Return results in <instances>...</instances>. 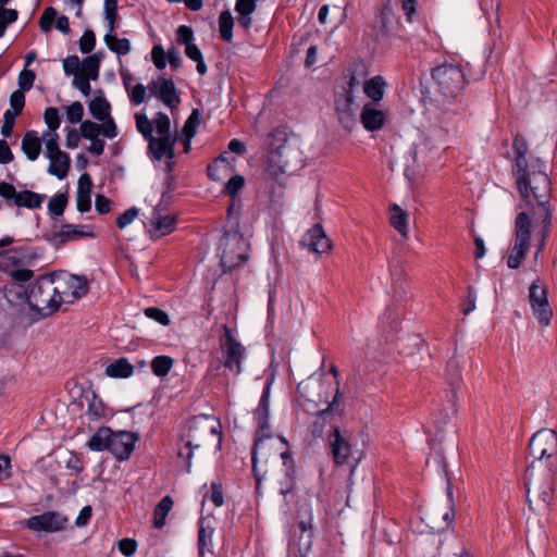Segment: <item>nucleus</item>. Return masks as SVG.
<instances>
[{
	"instance_id": "obj_63",
	"label": "nucleus",
	"mask_w": 557,
	"mask_h": 557,
	"mask_svg": "<svg viewBox=\"0 0 557 557\" xmlns=\"http://www.w3.org/2000/svg\"><path fill=\"white\" fill-rule=\"evenodd\" d=\"M79 50L82 53H89L96 46V35L94 30L86 29L79 39Z\"/></svg>"
},
{
	"instance_id": "obj_62",
	"label": "nucleus",
	"mask_w": 557,
	"mask_h": 557,
	"mask_svg": "<svg viewBox=\"0 0 557 557\" xmlns=\"http://www.w3.org/2000/svg\"><path fill=\"white\" fill-rule=\"evenodd\" d=\"M57 15L58 11L53 7L46 8L39 20L40 29L45 33L50 32Z\"/></svg>"
},
{
	"instance_id": "obj_32",
	"label": "nucleus",
	"mask_w": 557,
	"mask_h": 557,
	"mask_svg": "<svg viewBox=\"0 0 557 557\" xmlns=\"http://www.w3.org/2000/svg\"><path fill=\"white\" fill-rule=\"evenodd\" d=\"M101 59L102 52H97L84 58L81 62L82 71L79 72V74L86 76V78L97 81L99 77Z\"/></svg>"
},
{
	"instance_id": "obj_37",
	"label": "nucleus",
	"mask_w": 557,
	"mask_h": 557,
	"mask_svg": "<svg viewBox=\"0 0 557 557\" xmlns=\"http://www.w3.org/2000/svg\"><path fill=\"white\" fill-rule=\"evenodd\" d=\"M512 146L515 152L513 169H519L520 173L523 171V168L530 165L527 160L528 144L522 136L516 135Z\"/></svg>"
},
{
	"instance_id": "obj_54",
	"label": "nucleus",
	"mask_w": 557,
	"mask_h": 557,
	"mask_svg": "<svg viewBox=\"0 0 557 557\" xmlns=\"http://www.w3.org/2000/svg\"><path fill=\"white\" fill-rule=\"evenodd\" d=\"M242 207V201L239 198L234 197L231 198V203L227 208V222L224 228L232 230V225H234V222L238 224V215Z\"/></svg>"
},
{
	"instance_id": "obj_19",
	"label": "nucleus",
	"mask_w": 557,
	"mask_h": 557,
	"mask_svg": "<svg viewBox=\"0 0 557 557\" xmlns=\"http://www.w3.org/2000/svg\"><path fill=\"white\" fill-rule=\"evenodd\" d=\"M86 226L65 223L60 231L47 234V240L55 248H60L69 242H74L86 236H94L91 232H85Z\"/></svg>"
},
{
	"instance_id": "obj_52",
	"label": "nucleus",
	"mask_w": 557,
	"mask_h": 557,
	"mask_svg": "<svg viewBox=\"0 0 557 557\" xmlns=\"http://www.w3.org/2000/svg\"><path fill=\"white\" fill-rule=\"evenodd\" d=\"M45 123L48 126L47 133H57V129L60 127L61 117L59 111L54 107H49L46 109L44 113Z\"/></svg>"
},
{
	"instance_id": "obj_14",
	"label": "nucleus",
	"mask_w": 557,
	"mask_h": 557,
	"mask_svg": "<svg viewBox=\"0 0 557 557\" xmlns=\"http://www.w3.org/2000/svg\"><path fill=\"white\" fill-rule=\"evenodd\" d=\"M44 249L28 246H16L0 250V269L8 270L11 265L30 264L41 257Z\"/></svg>"
},
{
	"instance_id": "obj_1",
	"label": "nucleus",
	"mask_w": 557,
	"mask_h": 557,
	"mask_svg": "<svg viewBox=\"0 0 557 557\" xmlns=\"http://www.w3.org/2000/svg\"><path fill=\"white\" fill-rule=\"evenodd\" d=\"M543 166L544 163L540 159H534L520 173L519 169H512L516 187L521 197V203H519L518 209L520 211L529 210L534 216L539 228L535 234L536 249L534 260H537L545 247L553 218L549 207L550 180L546 171L543 170Z\"/></svg>"
},
{
	"instance_id": "obj_15",
	"label": "nucleus",
	"mask_w": 557,
	"mask_h": 557,
	"mask_svg": "<svg viewBox=\"0 0 557 557\" xmlns=\"http://www.w3.org/2000/svg\"><path fill=\"white\" fill-rule=\"evenodd\" d=\"M69 518L58 511H46L32 516L26 520V527L34 532H59L66 529Z\"/></svg>"
},
{
	"instance_id": "obj_16",
	"label": "nucleus",
	"mask_w": 557,
	"mask_h": 557,
	"mask_svg": "<svg viewBox=\"0 0 557 557\" xmlns=\"http://www.w3.org/2000/svg\"><path fill=\"white\" fill-rule=\"evenodd\" d=\"M337 422H327L326 441L334 462L336 465H345L351 454V445L342 436Z\"/></svg>"
},
{
	"instance_id": "obj_10",
	"label": "nucleus",
	"mask_w": 557,
	"mask_h": 557,
	"mask_svg": "<svg viewBox=\"0 0 557 557\" xmlns=\"http://www.w3.org/2000/svg\"><path fill=\"white\" fill-rule=\"evenodd\" d=\"M54 289L52 276L42 274L28 284V306L42 317H48L57 311V301L53 298Z\"/></svg>"
},
{
	"instance_id": "obj_25",
	"label": "nucleus",
	"mask_w": 557,
	"mask_h": 557,
	"mask_svg": "<svg viewBox=\"0 0 557 557\" xmlns=\"http://www.w3.org/2000/svg\"><path fill=\"white\" fill-rule=\"evenodd\" d=\"M389 224L404 239L409 237V213L398 205L394 203L389 208Z\"/></svg>"
},
{
	"instance_id": "obj_53",
	"label": "nucleus",
	"mask_w": 557,
	"mask_h": 557,
	"mask_svg": "<svg viewBox=\"0 0 557 557\" xmlns=\"http://www.w3.org/2000/svg\"><path fill=\"white\" fill-rule=\"evenodd\" d=\"M137 131L144 136L146 140H150L152 136V124L149 119L143 113L135 114Z\"/></svg>"
},
{
	"instance_id": "obj_5",
	"label": "nucleus",
	"mask_w": 557,
	"mask_h": 557,
	"mask_svg": "<svg viewBox=\"0 0 557 557\" xmlns=\"http://www.w3.org/2000/svg\"><path fill=\"white\" fill-rule=\"evenodd\" d=\"M249 247L248 240L239 232L236 222L232 225V230L224 228L219 245L220 263L223 272H231L243 267L249 259Z\"/></svg>"
},
{
	"instance_id": "obj_34",
	"label": "nucleus",
	"mask_w": 557,
	"mask_h": 557,
	"mask_svg": "<svg viewBox=\"0 0 557 557\" xmlns=\"http://www.w3.org/2000/svg\"><path fill=\"white\" fill-rule=\"evenodd\" d=\"M133 373L134 367L126 358H119L106 368V374L110 377L126 379Z\"/></svg>"
},
{
	"instance_id": "obj_26",
	"label": "nucleus",
	"mask_w": 557,
	"mask_h": 557,
	"mask_svg": "<svg viewBox=\"0 0 557 557\" xmlns=\"http://www.w3.org/2000/svg\"><path fill=\"white\" fill-rule=\"evenodd\" d=\"M288 140V132L286 126H277L268 135L267 147L269 154H282V149Z\"/></svg>"
},
{
	"instance_id": "obj_17",
	"label": "nucleus",
	"mask_w": 557,
	"mask_h": 557,
	"mask_svg": "<svg viewBox=\"0 0 557 557\" xmlns=\"http://www.w3.org/2000/svg\"><path fill=\"white\" fill-rule=\"evenodd\" d=\"M140 435L137 432L131 431H113L109 451L119 460H127L134 448L135 444L139 441Z\"/></svg>"
},
{
	"instance_id": "obj_28",
	"label": "nucleus",
	"mask_w": 557,
	"mask_h": 557,
	"mask_svg": "<svg viewBox=\"0 0 557 557\" xmlns=\"http://www.w3.org/2000/svg\"><path fill=\"white\" fill-rule=\"evenodd\" d=\"M113 431L108 426H101L87 442V447L92 451L109 450Z\"/></svg>"
},
{
	"instance_id": "obj_45",
	"label": "nucleus",
	"mask_w": 557,
	"mask_h": 557,
	"mask_svg": "<svg viewBox=\"0 0 557 557\" xmlns=\"http://www.w3.org/2000/svg\"><path fill=\"white\" fill-rule=\"evenodd\" d=\"M103 39L107 47L117 55H126L131 52V42L126 38H117L114 34H106Z\"/></svg>"
},
{
	"instance_id": "obj_22",
	"label": "nucleus",
	"mask_w": 557,
	"mask_h": 557,
	"mask_svg": "<svg viewBox=\"0 0 557 557\" xmlns=\"http://www.w3.org/2000/svg\"><path fill=\"white\" fill-rule=\"evenodd\" d=\"M431 148L428 143L423 141L411 147L407 153L405 172L414 174L416 170L426 166L430 163L429 153Z\"/></svg>"
},
{
	"instance_id": "obj_6",
	"label": "nucleus",
	"mask_w": 557,
	"mask_h": 557,
	"mask_svg": "<svg viewBox=\"0 0 557 557\" xmlns=\"http://www.w3.org/2000/svg\"><path fill=\"white\" fill-rule=\"evenodd\" d=\"M537 227L529 210L519 211L513 223V243L507 258L509 269H519L532 247V227Z\"/></svg>"
},
{
	"instance_id": "obj_61",
	"label": "nucleus",
	"mask_w": 557,
	"mask_h": 557,
	"mask_svg": "<svg viewBox=\"0 0 557 557\" xmlns=\"http://www.w3.org/2000/svg\"><path fill=\"white\" fill-rule=\"evenodd\" d=\"M100 134V124L91 122L89 120L81 123V135L85 139H95Z\"/></svg>"
},
{
	"instance_id": "obj_9",
	"label": "nucleus",
	"mask_w": 557,
	"mask_h": 557,
	"mask_svg": "<svg viewBox=\"0 0 557 557\" xmlns=\"http://www.w3.org/2000/svg\"><path fill=\"white\" fill-rule=\"evenodd\" d=\"M221 424L219 420L209 414H199L187 421V431L183 435L185 446L189 449L186 455V471H190L193 450L200 446V442L208 435H218L221 438Z\"/></svg>"
},
{
	"instance_id": "obj_55",
	"label": "nucleus",
	"mask_w": 557,
	"mask_h": 557,
	"mask_svg": "<svg viewBox=\"0 0 557 557\" xmlns=\"http://www.w3.org/2000/svg\"><path fill=\"white\" fill-rule=\"evenodd\" d=\"M144 314L148 319H151L163 326H166L170 324L169 314L164 310H162L158 307H148V308L144 309Z\"/></svg>"
},
{
	"instance_id": "obj_12",
	"label": "nucleus",
	"mask_w": 557,
	"mask_h": 557,
	"mask_svg": "<svg viewBox=\"0 0 557 557\" xmlns=\"http://www.w3.org/2000/svg\"><path fill=\"white\" fill-rule=\"evenodd\" d=\"M220 348L224 359L223 366L235 374H239L242 372L245 348L233 336L232 330L227 324L223 325V335L220 337Z\"/></svg>"
},
{
	"instance_id": "obj_42",
	"label": "nucleus",
	"mask_w": 557,
	"mask_h": 557,
	"mask_svg": "<svg viewBox=\"0 0 557 557\" xmlns=\"http://www.w3.org/2000/svg\"><path fill=\"white\" fill-rule=\"evenodd\" d=\"M173 507V499L171 496H164L156 506L153 511V525L161 529L165 524V518Z\"/></svg>"
},
{
	"instance_id": "obj_4",
	"label": "nucleus",
	"mask_w": 557,
	"mask_h": 557,
	"mask_svg": "<svg viewBox=\"0 0 557 557\" xmlns=\"http://www.w3.org/2000/svg\"><path fill=\"white\" fill-rule=\"evenodd\" d=\"M274 376L271 375L265 382V386L261 394L259 404L253 410V417L257 421L258 431L255 438V444L251 451L252 472L256 480L257 488H259L262 480V474L258 468L259 455L269 457L271 449V441L273 438L271 428L269 424L270 418V392ZM268 460V458H265Z\"/></svg>"
},
{
	"instance_id": "obj_48",
	"label": "nucleus",
	"mask_w": 557,
	"mask_h": 557,
	"mask_svg": "<svg viewBox=\"0 0 557 557\" xmlns=\"http://www.w3.org/2000/svg\"><path fill=\"white\" fill-rule=\"evenodd\" d=\"M69 197L66 193H58L48 202V211L52 218L61 216L67 206Z\"/></svg>"
},
{
	"instance_id": "obj_59",
	"label": "nucleus",
	"mask_w": 557,
	"mask_h": 557,
	"mask_svg": "<svg viewBox=\"0 0 557 557\" xmlns=\"http://www.w3.org/2000/svg\"><path fill=\"white\" fill-rule=\"evenodd\" d=\"M18 193L12 184L0 182V197L7 201L8 206L16 205Z\"/></svg>"
},
{
	"instance_id": "obj_24",
	"label": "nucleus",
	"mask_w": 557,
	"mask_h": 557,
	"mask_svg": "<svg viewBox=\"0 0 557 557\" xmlns=\"http://www.w3.org/2000/svg\"><path fill=\"white\" fill-rule=\"evenodd\" d=\"M363 127L369 132L381 129L386 122V113L376 109L372 103L364 104L360 114Z\"/></svg>"
},
{
	"instance_id": "obj_46",
	"label": "nucleus",
	"mask_w": 557,
	"mask_h": 557,
	"mask_svg": "<svg viewBox=\"0 0 557 557\" xmlns=\"http://www.w3.org/2000/svg\"><path fill=\"white\" fill-rule=\"evenodd\" d=\"M234 17L228 10H223L219 16V32L224 41L233 39Z\"/></svg>"
},
{
	"instance_id": "obj_56",
	"label": "nucleus",
	"mask_w": 557,
	"mask_h": 557,
	"mask_svg": "<svg viewBox=\"0 0 557 557\" xmlns=\"http://www.w3.org/2000/svg\"><path fill=\"white\" fill-rule=\"evenodd\" d=\"M18 12L15 9L3 8L0 10V38L4 35L8 25L17 20Z\"/></svg>"
},
{
	"instance_id": "obj_41",
	"label": "nucleus",
	"mask_w": 557,
	"mask_h": 557,
	"mask_svg": "<svg viewBox=\"0 0 557 557\" xmlns=\"http://www.w3.org/2000/svg\"><path fill=\"white\" fill-rule=\"evenodd\" d=\"M385 82L382 76H374L363 83L364 94L373 101H380L384 96Z\"/></svg>"
},
{
	"instance_id": "obj_11",
	"label": "nucleus",
	"mask_w": 557,
	"mask_h": 557,
	"mask_svg": "<svg viewBox=\"0 0 557 557\" xmlns=\"http://www.w3.org/2000/svg\"><path fill=\"white\" fill-rule=\"evenodd\" d=\"M529 304L539 324L548 326L554 313L548 300V288L539 277L529 287Z\"/></svg>"
},
{
	"instance_id": "obj_35",
	"label": "nucleus",
	"mask_w": 557,
	"mask_h": 557,
	"mask_svg": "<svg viewBox=\"0 0 557 557\" xmlns=\"http://www.w3.org/2000/svg\"><path fill=\"white\" fill-rule=\"evenodd\" d=\"M50 159V164L48 168V172L51 175L57 176L59 180H63L70 170L71 160L67 153H62L60 156H53Z\"/></svg>"
},
{
	"instance_id": "obj_57",
	"label": "nucleus",
	"mask_w": 557,
	"mask_h": 557,
	"mask_svg": "<svg viewBox=\"0 0 557 557\" xmlns=\"http://www.w3.org/2000/svg\"><path fill=\"white\" fill-rule=\"evenodd\" d=\"M245 185V178L242 175L232 176L223 188V193L231 198L237 197L238 190Z\"/></svg>"
},
{
	"instance_id": "obj_33",
	"label": "nucleus",
	"mask_w": 557,
	"mask_h": 557,
	"mask_svg": "<svg viewBox=\"0 0 557 557\" xmlns=\"http://www.w3.org/2000/svg\"><path fill=\"white\" fill-rule=\"evenodd\" d=\"M334 242L329 237L321 224L315 223V256H331Z\"/></svg>"
},
{
	"instance_id": "obj_50",
	"label": "nucleus",
	"mask_w": 557,
	"mask_h": 557,
	"mask_svg": "<svg viewBox=\"0 0 557 557\" xmlns=\"http://www.w3.org/2000/svg\"><path fill=\"white\" fill-rule=\"evenodd\" d=\"M201 119V110L194 109L183 126L184 137L193 138L196 135L197 126L200 124Z\"/></svg>"
},
{
	"instance_id": "obj_47",
	"label": "nucleus",
	"mask_w": 557,
	"mask_h": 557,
	"mask_svg": "<svg viewBox=\"0 0 557 557\" xmlns=\"http://www.w3.org/2000/svg\"><path fill=\"white\" fill-rule=\"evenodd\" d=\"M173 359L169 356H157L151 361L152 373L159 377L168 375L173 367Z\"/></svg>"
},
{
	"instance_id": "obj_18",
	"label": "nucleus",
	"mask_w": 557,
	"mask_h": 557,
	"mask_svg": "<svg viewBox=\"0 0 557 557\" xmlns=\"http://www.w3.org/2000/svg\"><path fill=\"white\" fill-rule=\"evenodd\" d=\"M147 88L151 96L158 98L170 109L176 108L181 102L180 92L172 78L152 79Z\"/></svg>"
},
{
	"instance_id": "obj_27",
	"label": "nucleus",
	"mask_w": 557,
	"mask_h": 557,
	"mask_svg": "<svg viewBox=\"0 0 557 557\" xmlns=\"http://www.w3.org/2000/svg\"><path fill=\"white\" fill-rule=\"evenodd\" d=\"M258 0H236L235 12L238 14L237 22L244 29H249L252 25L251 14L257 9Z\"/></svg>"
},
{
	"instance_id": "obj_2",
	"label": "nucleus",
	"mask_w": 557,
	"mask_h": 557,
	"mask_svg": "<svg viewBox=\"0 0 557 557\" xmlns=\"http://www.w3.org/2000/svg\"><path fill=\"white\" fill-rule=\"evenodd\" d=\"M528 449L535 461L525 470L527 500L531 510L541 512L550 506L555 476L553 465H544L542 460L557 455V432L552 429L537 431L531 437Z\"/></svg>"
},
{
	"instance_id": "obj_64",
	"label": "nucleus",
	"mask_w": 557,
	"mask_h": 557,
	"mask_svg": "<svg viewBox=\"0 0 557 557\" xmlns=\"http://www.w3.org/2000/svg\"><path fill=\"white\" fill-rule=\"evenodd\" d=\"M36 74L33 70L24 69L18 75L20 90L28 91L33 88Z\"/></svg>"
},
{
	"instance_id": "obj_43",
	"label": "nucleus",
	"mask_w": 557,
	"mask_h": 557,
	"mask_svg": "<svg viewBox=\"0 0 557 557\" xmlns=\"http://www.w3.org/2000/svg\"><path fill=\"white\" fill-rule=\"evenodd\" d=\"M286 172V162L282 161V154H269L267 160L265 173L272 180L278 182L280 177Z\"/></svg>"
},
{
	"instance_id": "obj_36",
	"label": "nucleus",
	"mask_w": 557,
	"mask_h": 557,
	"mask_svg": "<svg viewBox=\"0 0 557 557\" xmlns=\"http://www.w3.org/2000/svg\"><path fill=\"white\" fill-rule=\"evenodd\" d=\"M4 297L9 302H27L28 304V286L20 283H7L3 288Z\"/></svg>"
},
{
	"instance_id": "obj_29",
	"label": "nucleus",
	"mask_w": 557,
	"mask_h": 557,
	"mask_svg": "<svg viewBox=\"0 0 557 557\" xmlns=\"http://www.w3.org/2000/svg\"><path fill=\"white\" fill-rule=\"evenodd\" d=\"M21 148L30 161L37 160L41 151V139L37 132L28 131L22 139Z\"/></svg>"
},
{
	"instance_id": "obj_39",
	"label": "nucleus",
	"mask_w": 557,
	"mask_h": 557,
	"mask_svg": "<svg viewBox=\"0 0 557 557\" xmlns=\"http://www.w3.org/2000/svg\"><path fill=\"white\" fill-rule=\"evenodd\" d=\"M46 195L38 194L28 189L18 193L16 205L18 208L38 209L41 207Z\"/></svg>"
},
{
	"instance_id": "obj_58",
	"label": "nucleus",
	"mask_w": 557,
	"mask_h": 557,
	"mask_svg": "<svg viewBox=\"0 0 557 557\" xmlns=\"http://www.w3.org/2000/svg\"><path fill=\"white\" fill-rule=\"evenodd\" d=\"M153 123L156 126V131L160 136H171V121L168 114L163 112L157 113Z\"/></svg>"
},
{
	"instance_id": "obj_31",
	"label": "nucleus",
	"mask_w": 557,
	"mask_h": 557,
	"mask_svg": "<svg viewBox=\"0 0 557 557\" xmlns=\"http://www.w3.org/2000/svg\"><path fill=\"white\" fill-rule=\"evenodd\" d=\"M367 67L362 61L354 62L347 70V83L343 89L355 91L367 76Z\"/></svg>"
},
{
	"instance_id": "obj_3",
	"label": "nucleus",
	"mask_w": 557,
	"mask_h": 557,
	"mask_svg": "<svg viewBox=\"0 0 557 557\" xmlns=\"http://www.w3.org/2000/svg\"><path fill=\"white\" fill-rule=\"evenodd\" d=\"M325 358L320 366L321 374L315 387V425L338 421L341 413V385L337 367L331 362L325 370Z\"/></svg>"
},
{
	"instance_id": "obj_8",
	"label": "nucleus",
	"mask_w": 557,
	"mask_h": 557,
	"mask_svg": "<svg viewBox=\"0 0 557 557\" xmlns=\"http://www.w3.org/2000/svg\"><path fill=\"white\" fill-rule=\"evenodd\" d=\"M51 276L57 311L62 304H74L89 293V281L86 275L59 271L51 273Z\"/></svg>"
},
{
	"instance_id": "obj_40",
	"label": "nucleus",
	"mask_w": 557,
	"mask_h": 557,
	"mask_svg": "<svg viewBox=\"0 0 557 557\" xmlns=\"http://www.w3.org/2000/svg\"><path fill=\"white\" fill-rule=\"evenodd\" d=\"M110 110L111 104L102 95L95 97L89 102L90 114L98 121H104L107 117H110Z\"/></svg>"
},
{
	"instance_id": "obj_20",
	"label": "nucleus",
	"mask_w": 557,
	"mask_h": 557,
	"mask_svg": "<svg viewBox=\"0 0 557 557\" xmlns=\"http://www.w3.org/2000/svg\"><path fill=\"white\" fill-rule=\"evenodd\" d=\"M335 109L339 122L346 127H350L355 122V91L342 88L335 98Z\"/></svg>"
},
{
	"instance_id": "obj_44",
	"label": "nucleus",
	"mask_w": 557,
	"mask_h": 557,
	"mask_svg": "<svg viewBox=\"0 0 557 557\" xmlns=\"http://www.w3.org/2000/svg\"><path fill=\"white\" fill-rule=\"evenodd\" d=\"M86 416L90 421H98L107 416V407L95 392L91 393Z\"/></svg>"
},
{
	"instance_id": "obj_51",
	"label": "nucleus",
	"mask_w": 557,
	"mask_h": 557,
	"mask_svg": "<svg viewBox=\"0 0 557 557\" xmlns=\"http://www.w3.org/2000/svg\"><path fill=\"white\" fill-rule=\"evenodd\" d=\"M45 145H46V156L51 158L53 156H60L64 153L59 147V134L58 133H45Z\"/></svg>"
},
{
	"instance_id": "obj_21",
	"label": "nucleus",
	"mask_w": 557,
	"mask_h": 557,
	"mask_svg": "<svg viewBox=\"0 0 557 557\" xmlns=\"http://www.w3.org/2000/svg\"><path fill=\"white\" fill-rule=\"evenodd\" d=\"M175 143L176 138L172 136L151 137L148 141V152L157 161L163 158L172 160L175 157Z\"/></svg>"
},
{
	"instance_id": "obj_30",
	"label": "nucleus",
	"mask_w": 557,
	"mask_h": 557,
	"mask_svg": "<svg viewBox=\"0 0 557 557\" xmlns=\"http://www.w3.org/2000/svg\"><path fill=\"white\" fill-rule=\"evenodd\" d=\"M150 222L151 225L153 226L154 235L157 237H160L168 235L173 231V226L176 222V219L171 215L162 216L160 212L157 209H154Z\"/></svg>"
},
{
	"instance_id": "obj_23",
	"label": "nucleus",
	"mask_w": 557,
	"mask_h": 557,
	"mask_svg": "<svg viewBox=\"0 0 557 557\" xmlns=\"http://www.w3.org/2000/svg\"><path fill=\"white\" fill-rule=\"evenodd\" d=\"M313 384L310 377L298 383L295 392V407L304 413L311 414L313 409Z\"/></svg>"
},
{
	"instance_id": "obj_60",
	"label": "nucleus",
	"mask_w": 557,
	"mask_h": 557,
	"mask_svg": "<svg viewBox=\"0 0 557 557\" xmlns=\"http://www.w3.org/2000/svg\"><path fill=\"white\" fill-rule=\"evenodd\" d=\"M84 115V107L82 102L75 101L69 107H66V119L70 123L76 124L82 123Z\"/></svg>"
},
{
	"instance_id": "obj_7",
	"label": "nucleus",
	"mask_w": 557,
	"mask_h": 557,
	"mask_svg": "<svg viewBox=\"0 0 557 557\" xmlns=\"http://www.w3.org/2000/svg\"><path fill=\"white\" fill-rule=\"evenodd\" d=\"M432 77L438 92L435 99L438 104H450L458 99L465 86V75L459 65H441L433 71Z\"/></svg>"
},
{
	"instance_id": "obj_38",
	"label": "nucleus",
	"mask_w": 557,
	"mask_h": 557,
	"mask_svg": "<svg viewBox=\"0 0 557 557\" xmlns=\"http://www.w3.org/2000/svg\"><path fill=\"white\" fill-rule=\"evenodd\" d=\"M268 208L273 214H280L284 207V187L281 184H272L268 188Z\"/></svg>"
},
{
	"instance_id": "obj_13",
	"label": "nucleus",
	"mask_w": 557,
	"mask_h": 557,
	"mask_svg": "<svg viewBox=\"0 0 557 557\" xmlns=\"http://www.w3.org/2000/svg\"><path fill=\"white\" fill-rule=\"evenodd\" d=\"M298 531L294 533L289 541L288 552L290 557H311V547L313 545V524L312 517L301 519L298 523Z\"/></svg>"
},
{
	"instance_id": "obj_49",
	"label": "nucleus",
	"mask_w": 557,
	"mask_h": 557,
	"mask_svg": "<svg viewBox=\"0 0 557 557\" xmlns=\"http://www.w3.org/2000/svg\"><path fill=\"white\" fill-rule=\"evenodd\" d=\"M381 29L384 34L389 35L396 23V15L389 2L385 3L381 10Z\"/></svg>"
}]
</instances>
